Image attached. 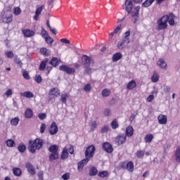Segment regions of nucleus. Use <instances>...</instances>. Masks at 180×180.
<instances>
[{"mask_svg": "<svg viewBox=\"0 0 180 180\" xmlns=\"http://www.w3.org/2000/svg\"><path fill=\"white\" fill-rule=\"evenodd\" d=\"M124 4L126 12L131 15L132 22L137 23V20H139V18H140V6H137L133 9V1L131 0H126Z\"/></svg>", "mask_w": 180, "mask_h": 180, "instance_id": "1", "label": "nucleus"}, {"mask_svg": "<svg viewBox=\"0 0 180 180\" xmlns=\"http://www.w3.org/2000/svg\"><path fill=\"white\" fill-rule=\"evenodd\" d=\"M94 59L88 56L87 55H83L82 56V64L84 68V75H90L94 72V69L90 68L91 63L94 64Z\"/></svg>", "mask_w": 180, "mask_h": 180, "instance_id": "2", "label": "nucleus"}, {"mask_svg": "<svg viewBox=\"0 0 180 180\" xmlns=\"http://www.w3.org/2000/svg\"><path fill=\"white\" fill-rule=\"evenodd\" d=\"M43 147V139L37 138L34 140H30L28 143V150L32 154L40 150Z\"/></svg>", "mask_w": 180, "mask_h": 180, "instance_id": "3", "label": "nucleus"}, {"mask_svg": "<svg viewBox=\"0 0 180 180\" xmlns=\"http://www.w3.org/2000/svg\"><path fill=\"white\" fill-rule=\"evenodd\" d=\"M168 15H163L161 18L158 19L157 21L158 30H165L168 27Z\"/></svg>", "mask_w": 180, "mask_h": 180, "instance_id": "4", "label": "nucleus"}, {"mask_svg": "<svg viewBox=\"0 0 180 180\" xmlns=\"http://www.w3.org/2000/svg\"><path fill=\"white\" fill-rule=\"evenodd\" d=\"M95 151H96V149L94 145L89 146L84 153L86 160L89 161V160H91V158H94V155H95Z\"/></svg>", "mask_w": 180, "mask_h": 180, "instance_id": "5", "label": "nucleus"}, {"mask_svg": "<svg viewBox=\"0 0 180 180\" xmlns=\"http://www.w3.org/2000/svg\"><path fill=\"white\" fill-rule=\"evenodd\" d=\"M1 21L3 22V23H6V24H9V23H12L13 20V15H12V13H6L4 12L2 15H1Z\"/></svg>", "mask_w": 180, "mask_h": 180, "instance_id": "6", "label": "nucleus"}, {"mask_svg": "<svg viewBox=\"0 0 180 180\" xmlns=\"http://www.w3.org/2000/svg\"><path fill=\"white\" fill-rule=\"evenodd\" d=\"M60 71H63L64 72H66L68 75H74L75 74V68H70L68 67L66 65H62L59 66Z\"/></svg>", "mask_w": 180, "mask_h": 180, "instance_id": "7", "label": "nucleus"}, {"mask_svg": "<svg viewBox=\"0 0 180 180\" xmlns=\"http://www.w3.org/2000/svg\"><path fill=\"white\" fill-rule=\"evenodd\" d=\"M126 140H127L126 135L122 134L116 136L115 143L118 146H123L126 143Z\"/></svg>", "mask_w": 180, "mask_h": 180, "instance_id": "8", "label": "nucleus"}, {"mask_svg": "<svg viewBox=\"0 0 180 180\" xmlns=\"http://www.w3.org/2000/svg\"><path fill=\"white\" fill-rule=\"evenodd\" d=\"M49 132L51 136H54L58 133V126L56 122H53L49 128Z\"/></svg>", "mask_w": 180, "mask_h": 180, "instance_id": "9", "label": "nucleus"}, {"mask_svg": "<svg viewBox=\"0 0 180 180\" xmlns=\"http://www.w3.org/2000/svg\"><path fill=\"white\" fill-rule=\"evenodd\" d=\"M102 149L105 153H113V146L109 142H104L102 143Z\"/></svg>", "mask_w": 180, "mask_h": 180, "instance_id": "10", "label": "nucleus"}, {"mask_svg": "<svg viewBox=\"0 0 180 180\" xmlns=\"http://www.w3.org/2000/svg\"><path fill=\"white\" fill-rule=\"evenodd\" d=\"M88 162H89V160H88V159H83L80 162H79L77 163V169L79 172H81L82 171V169H84V167H85V165H86V164H88Z\"/></svg>", "mask_w": 180, "mask_h": 180, "instance_id": "11", "label": "nucleus"}, {"mask_svg": "<svg viewBox=\"0 0 180 180\" xmlns=\"http://www.w3.org/2000/svg\"><path fill=\"white\" fill-rule=\"evenodd\" d=\"M25 167H26L29 174H30L31 175H34L36 174V169L34 168V166H33V165H32V163L27 162L25 164Z\"/></svg>", "mask_w": 180, "mask_h": 180, "instance_id": "12", "label": "nucleus"}, {"mask_svg": "<svg viewBox=\"0 0 180 180\" xmlns=\"http://www.w3.org/2000/svg\"><path fill=\"white\" fill-rule=\"evenodd\" d=\"M158 120L159 124H167L168 122V117H167V115L160 114L159 116L158 117Z\"/></svg>", "mask_w": 180, "mask_h": 180, "instance_id": "13", "label": "nucleus"}, {"mask_svg": "<svg viewBox=\"0 0 180 180\" xmlns=\"http://www.w3.org/2000/svg\"><path fill=\"white\" fill-rule=\"evenodd\" d=\"M60 63H61V59L57 58V57H53L51 58V60L49 62V64L52 65V67H58L60 65Z\"/></svg>", "mask_w": 180, "mask_h": 180, "instance_id": "14", "label": "nucleus"}, {"mask_svg": "<svg viewBox=\"0 0 180 180\" xmlns=\"http://www.w3.org/2000/svg\"><path fill=\"white\" fill-rule=\"evenodd\" d=\"M22 33L25 37H33L34 36V31L29 29L22 30Z\"/></svg>", "mask_w": 180, "mask_h": 180, "instance_id": "15", "label": "nucleus"}, {"mask_svg": "<svg viewBox=\"0 0 180 180\" xmlns=\"http://www.w3.org/2000/svg\"><path fill=\"white\" fill-rule=\"evenodd\" d=\"M68 155H70V153H68V148L65 147L60 153V160H67Z\"/></svg>", "mask_w": 180, "mask_h": 180, "instance_id": "16", "label": "nucleus"}, {"mask_svg": "<svg viewBox=\"0 0 180 180\" xmlns=\"http://www.w3.org/2000/svg\"><path fill=\"white\" fill-rule=\"evenodd\" d=\"M125 136L126 137H131L133 134H134V129H133V127L131 126H128L126 128V131H125Z\"/></svg>", "mask_w": 180, "mask_h": 180, "instance_id": "17", "label": "nucleus"}, {"mask_svg": "<svg viewBox=\"0 0 180 180\" xmlns=\"http://www.w3.org/2000/svg\"><path fill=\"white\" fill-rule=\"evenodd\" d=\"M49 95L50 96H58L60 95V90L57 88H51L49 90Z\"/></svg>", "mask_w": 180, "mask_h": 180, "instance_id": "18", "label": "nucleus"}, {"mask_svg": "<svg viewBox=\"0 0 180 180\" xmlns=\"http://www.w3.org/2000/svg\"><path fill=\"white\" fill-rule=\"evenodd\" d=\"M122 57H123V55L120 52H117L114 53L112 58V63H117V61H119V60H121Z\"/></svg>", "mask_w": 180, "mask_h": 180, "instance_id": "19", "label": "nucleus"}, {"mask_svg": "<svg viewBox=\"0 0 180 180\" xmlns=\"http://www.w3.org/2000/svg\"><path fill=\"white\" fill-rule=\"evenodd\" d=\"M168 16V23L170 26H174V25H175V16L174 15V13H169V15H167Z\"/></svg>", "mask_w": 180, "mask_h": 180, "instance_id": "20", "label": "nucleus"}, {"mask_svg": "<svg viewBox=\"0 0 180 180\" xmlns=\"http://www.w3.org/2000/svg\"><path fill=\"white\" fill-rule=\"evenodd\" d=\"M157 65L160 67V68H162V70H167V63H165L164 59L160 58L157 62Z\"/></svg>", "mask_w": 180, "mask_h": 180, "instance_id": "21", "label": "nucleus"}, {"mask_svg": "<svg viewBox=\"0 0 180 180\" xmlns=\"http://www.w3.org/2000/svg\"><path fill=\"white\" fill-rule=\"evenodd\" d=\"M47 63H49V59L46 58L44 60H42L39 65V71H44L47 67Z\"/></svg>", "mask_w": 180, "mask_h": 180, "instance_id": "22", "label": "nucleus"}, {"mask_svg": "<svg viewBox=\"0 0 180 180\" xmlns=\"http://www.w3.org/2000/svg\"><path fill=\"white\" fill-rule=\"evenodd\" d=\"M126 169H127L129 172H133V171H134V163L133 161H129L127 163Z\"/></svg>", "mask_w": 180, "mask_h": 180, "instance_id": "23", "label": "nucleus"}, {"mask_svg": "<svg viewBox=\"0 0 180 180\" xmlns=\"http://www.w3.org/2000/svg\"><path fill=\"white\" fill-rule=\"evenodd\" d=\"M98 178H108L109 177V172L107 170L101 171L98 173Z\"/></svg>", "mask_w": 180, "mask_h": 180, "instance_id": "24", "label": "nucleus"}, {"mask_svg": "<svg viewBox=\"0 0 180 180\" xmlns=\"http://www.w3.org/2000/svg\"><path fill=\"white\" fill-rule=\"evenodd\" d=\"M136 86H137V84L136 83L135 80H131V82H129L127 86V89H134V88H136Z\"/></svg>", "mask_w": 180, "mask_h": 180, "instance_id": "25", "label": "nucleus"}, {"mask_svg": "<svg viewBox=\"0 0 180 180\" xmlns=\"http://www.w3.org/2000/svg\"><path fill=\"white\" fill-rule=\"evenodd\" d=\"M40 51L43 54V56H45V57H49V56L51 55V51H50V50L47 48H41L40 49Z\"/></svg>", "mask_w": 180, "mask_h": 180, "instance_id": "26", "label": "nucleus"}, {"mask_svg": "<svg viewBox=\"0 0 180 180\" xmlns=\"http://www.w3.org/2000/svg\"><path fill=\"white\" fill-rule=\"evenodd\" d=\"M49 153H58V146L51 145L49 148Z\"/></svg>", "mask_w": 180, "mask_h": 180, "instance_id": "27", "label": "nucleus"}, {"mask_svg": "<svg viewBox=\"0 0 180 180\" xmlns=\"http://www.w3.org/2000/svg\"><path fill=\"white\" fill-rule=\"evenodd\" d=\"M25 117L26 119H30V117H33V110L30 108H27L25 112Z\"/></svg>", "mask_w": 180, "mask_h": 180, "instance_id": "28", "label": "nucleus"}, {"mask_svg": "<svg viewBox=\"0 0 180 180\" xmlns=\"http://www.w3.org/2000/svg\"><path fill=\"white\" fill-rule=\"evenodd\" d=\"M49 158L50 162H53V161H56V160H58V153H51Z\"/></svg>", "mask_w": 180, "mask_h": 180, "instance_id": "29", "label": "nucleus"}, {"mask_svg": "<svg viewBox=\"0 0 180 180\" xmlns=\"http://www.w3.org/2000/svg\"><path fill=\"white\" fill-rule=\"evenodd\" d=\"M13 173L15 176H20L22 175V169L19 167H14L13 169Z\"/></svg>", "mask_w": 180, "mask_h": 180, "instance_id": "30", "label": "nucleus"}, {"mask_svg": "<svg viewBox=\"0 0 180 180\" xmlns=\"http://www.w3.org/2000/svg\"><path fill=\"white\" fill-rule=\"evenodd\" d=\"M98 174V169L95 167H92L89 172V176H95L96 175Z\"/></svg>", "mask_w": 180, "mask_h": 180, "instance_id": "31", "label": "nucleus"}, {"mask_svg": "<svg viewBox=\"0 0 180 180\" xmlns=\"http://www.w3.org/2000/svg\"><path fill=\"white\" fill-rule=\"evenodd\" d=\"M125 44H126V39H122V41H120L117 44V49L119 50H123L125 47Z\"/></svg>", "mask_w": 180, "mask_h": 180, "instance_id": "32", "label": "nucleus"}, {"mask_svg": "<svg viewBox=\"0 0 180 180\" xmlns=\"http://www.w3.org/2000/svg\"><path fill=\"white\" fill-rule=\"evenodd\" d=\"M20 95L24 98H33L34 96V94H33V93L29 91H25L24 93H21Z\"/></svg>", "mask_w": 180, "mask_h": 180, "instance_id": "33", "label": "nucleus"}, {"mask_svg": "<svg viewBox=\"0 0 180 180\" xmlns=\"http://www.w3.org/2000/svg\"><path fill=\"white\" fill-rule=\"evenodd\" d=\"M175 160L180 162V146L177 147L175 150Z\"/></svg>", "mask_w": 180, "mask_h": 180, "instance_id": "34", "label": "nucleus"}, {"mask_svg": "<svg viewBox=\"0 0 180 180\" xmlns=\"http://www.w3.org/2000/svg\"><path fill=\"white\" fill-rule=\"evenodd\" d=\"M101 95L104 98H108V96H110V89H104L101 91Z\"/></svg>", "mask_w": 180, "mask_h": 180, "instance_id": "35", "label": "nucleus"}, {"mask_svg": "<svg viewBox=\"0 0 180 180\" xmlns=\"http://www.w3.org/2000/svg\"><path fill=\"white\" fill-rule=\"evenodd\" d=\"M155 0H146L143 4V8H148V6H151Z\"/></svg>", "mask_w": 180, "mask_h": 180, "instance_id": "36", "label": "nucleus"}, {"mask_svg": "<svg viewBox=\"0 0 180 180\" xmlns=\"http://www.w3.org/2000/svg\"><path fill=\"white\" fill-rule=\"evenodd\" d=\"M110 126L113 130H116V129H119V123L116 120V119H114L111 123Z\"/></svg>", "mask_w": 180, "mask_h": 180, "instance_id": "37", "label": "nucleus"}, {"mask_svg": "<svg viewBox=\"0 0 180 180\" xmlns=\"http://www.w3.org/2000/svg\"><path fill=\"white\" fill-rule=\"evenodd\" d=\"M160 79V75H158V73L157 72H154L153 75L151 77V81L152 82H157Z\"/></svg>", "mask_w": 180, "mask_h": 180, "instance_id": "38", "label": "nucleus"}, {"mask_svg": "<svg viewBox=\"0 0 180 180\" xmlns=\"http://www.w3.org/2000/svg\"><path fill=\"white\" fill-rule=\"evenodd\" d=\"M154 139V136L151 134H148L146 135L144 140L146 143H151L153 141V139Z\"/></svg>", "mask_w": 180, "mask_h": 180, "instance_id": "39", "label": "nucleus"}, {"mask_svg": "<svg viewBox=\"0 0 180 180\" xmlns=\"http://www.w3.org/2000/svg\"><path fill=\"white\" fill-rule=\"evenodd\" d=\"M69 96H68V93H65L61 95L60 96V101L62 102V103H67V99H68Z\"/></svg>", "mask_w": 180, "mask_h": 180, "instance_id": "40", "label": "nucleus"}, {"mask_svg": "<svg viewBox=\"0 0 180 180\" xmlns=\"http://www.w3.org/2000/svg\"><path fill=\"white\" fill-rule=\"evenodd\" d=\"M146 153L143 150H137L136 153V155L137 158L142 159L144 158Z\"/></svg>", "mask_w": 180, "mask_h": 180, "instance_id": "41", "label": "nucleus"}, {"mask_svg": "<svg viewBox=\"0 0 180 180\" xmlns=\"http://www.w3.org/2000/svg\"><path fill=\"white\" fill-rule=\"evenodd\" d=\"M45 41L49 44V46H52L53 43L54 42V39L51 38V37L48 36L45 38Z\"/></svg>", "mask_w": 180, "mask_h": 180, "instance_id": "42", "label": "nucleus"}, {"mask_svg": "<svg viewBox=\"0 0 180 180\" xmlns=\"http://www.w3.org/2000/svg\"><path fill=\"white\" fill-rule=\"evenodd\" d=\"M19 117H14L11 120V124L12 126H18L19 124Z\"/></svg>", "mask_w": 180, "mask_h": 180, "instance_id": "43", "label": "nucleus"}, {"mask_svg": "<svg viewBox=\"0 0 180 180\" xmlns=\"http://www.w3.org/2000/svg\"><path fill=\"white\" fill-rule=\"evenodd\" d=\"M22 77L25 79H27V81H29V79H30V75H29V72H27V70H22Z\"/></svg>", "mask_w": 180, "mask_h": 180, "instance_id": "44", "label": "nucleus"}, {"mask_svg": "<svg viewBox=\"0 0 180 180\" xmlns=\"http://www.w3.org/2000/svg\"><path fill=\"white\" fill-rule=\"evenodd\" d=\"M34 81L37 84H41V82L43 81V78H41V75H36L35 78H34Z\"/></svg>", "mask_w": 180, "mask_h": 180, "instance_id": "45", "label": "nucleus"}, {"mask_svg": "<svg viewBox=\"0 0 180 180\" xmlns=\"http://www.w3.org/2000/svg\"><path fill=\"white\" fill-rule=\"evenodd\" d=\"M18 151H20V153H23L24 151H26V146H25V144L23 143H21L18 146Z\"/></svg>", "mask_w": 180, "mask_h": 180, "instance_id": "46", "label": "nucleus"}, {"mask_svg": "<svg viewBox=\"0 0 180 180\" xmlns=\"http://www.w3.org/2000/svg\"><path fill=\"white\" fill-rule=\"evenodd\" d=\"M43 9H44V5H42L38 8H37L36 11H35V14L37 15H41V12L43 11Z\"/></svg>", "mask_w": 180, "mask_h": 180, "instance_id": "47", "label": "nucleus"}, {"mask_svg": "<svg viewBox=\"0 0 180 180\" xmlns=\"http://www.w3.org/2000/svg\"><path fill=\"white\" fill-rule=\"evenodd\" d=\"M7 147H15V141L8 139L6 141Z\"/></svg>", "mask_w": 180, "mask_h": 180, "instance_id": "48", "label": "nucleus"}, {"mask_svg": "<svg viewBox=\"0 0 180 180\" xmlns=\"http://www.w3.org/2000/svg\"><path fill=\"white\" fill-rule=\"evenodd\" d=\"M92 89V86L91 84H87L84 86V91L85 92H91V90Z\"/></svg>", "mask_w": 180, "mask_h": 180, "instance_id": "49", "label": "nucleus"}, {"mask_svg": "<svg viewBox=\"0 0 180 180\" xmlns=\"http://www.w3.org/2000/svg\"><path fill=\"white\" fill-rule=\"evenodd\" d=\"M13 13L15 15V16H18L22 13V10H20V7H15L14 8Z\"/></svg>", "mask_w": 180, "mask_h": 180, "instance_id": "50", "label": "nucleus"}, {"mask_svg": "<svg viewBox=\"0 0 180 180\" xmlns=\"http://www.w3.org/2000/svg\"><path fill=\"white\" fill-rule=\"evenodd\" d=\"M14 63L15 64L20 65V67L22 68V65H23V63H22V60H20V58L15 57L14 58Z\"/></svg>", "mask_w": 180, "mask_h": 180, "instance_id": "51", "label": "nucleus"}, {"mask_svg": "<svg viewBox=\"0 0 180 180\" xmlns=\"http://www.w3.org/2000/svg\"><path fill=\"white\" fill-rule=\"evenodd\" d=\"M98 127V124H96V121H94L91 124V131H95V129Z\"/></svg>", "mask_w": 180, "mask_h": 180, "instance_id": "52", "label": "nucleus"}, {"mask_svg": "<svg viewBox=\"0 0 180 180\" xmlns=\"http://www.w3.org/2000/svg\"><path fill=\"white\" fill-rule=\"evenodd\" d=\"M108 131H109V126L108 125H104L101 129V132L103 134L108 133Z\"/></svg>", "mask_w": 180, "mask_h": 180, "instance_id": "53", "label": "nucleus"}, {"mask_svg": "<svg viewBox=\"0 0 180 180\" xmlns=\"http://www.w3.org/2000/svg\"><path fill=\"white\" fill-rule=\"evenodd\" d=\"M46 124L45 123H41V126H40V133L41 134H43V133H44V131H46Z\"/></svg>", "mask_w": 180, "mask_h": 180, "instance_id": "54", "label": "nucleus"}, {"mask_svg": "<svg viewBox=\"0 0 180 180\" xmlns=\"http://www.w3.org/2000/svg\"><path fill=\"white\" fill-rule=\"evenodd\" d=\"M124 39H126V40H127V44H129V43H130V39H129V36H130V30H129L128 31H127L124 33Z\"/></svg>", "mask_w": 180, "mask_h": 180, "instance_id": "55", "label": "nucleus"}, {"mask_svg": "<svg viewBox=\"0 0 180 180\" xmlns=\"http://www.w3.org/2000/svg\"><path fill=\"white\" fill-rule=\"evenodd\" d=\"M6 57H7V58H13V52H12V51H7L6 53Z\"/></svg>", "mask_w": 180, "mask_h": 180, "instance_id": "56", "label": "nucleus"}, {"mask_svg": "<svg viewBox=\"0 0 180 180\" xmlns=\"http://www.w3.org/2000/svg\"><path fill=\"white\" fill-rule=\"evenodd\" d=\"M41 34L42 36V37H44V39H46V37H49V34L47 33V31H46V30L42 29L41 32Z\"/></svg>", "mask_w": 180, "mask_h": 180, "instance_id": "57", "label": "nucleus"}, {"mask_svg": "<svg viewBox=\"0 0 180 180\" xmlns=\"http://www.w3.org/2000/svg\"><path fill=\"white\" fill-rule=\"evenodd\" d=\"M38 117L40 120H44L47 117V115L46 113H39Z\"/></svg>", "mask_w": 180, "mask_h": 180, "instance_id": "58", "label": "nucleus"}, {"mask_svg": "<svg viewBox=\"0 0 180 180\" xmlns=\"http://www.w3.org/2000/svg\"><path fill=\"white\" fill-rule=\"evenodd\" d=\"M122 30V25H119L115 30H114V33L115 34H117L118 32H120Z\"/></svg>", "mask_w": 180, "mask_h": 180, "instance_id": "59", "label": "nucleus"}, {"mask_svg": "<svg viewBox=\"0 0 180 180\" xmlns=\"http://www.w3.org/2000/svg\"><path fill=\"white\" fill-rule=\"evenodd\" d=\"M62 179L63 180H68V179H70V173H65V174H63Z\"/></svg>", "mask_w": 180, "mask_h": 180, "instance_id": "60", "label": "nucleus"}, {"mask_svg": "<svg viewBox=\"0 0 180 180\" xmlns=\"http://www.w3.org/2000/svg\"><path fill=\"white\" fill-rule=\"evenodd\" d=\"M163 91L165 94H168L171 91V87L168 86H165L163 87Z\"/></svg>", "mask_w": 180, "mask_h": 180, "instance_id": "61", "label": "nucleus"}, {"mask_svg": "<svg viewBox=\"0 0 180 180\" xmlns=\"http://www.w3.org/2000/svg\"><path fill=\"white\" fill-rule=\"evenodd\" d=\"M68 153H70L71 155L74 154V146L72 145L70 146L69 149H68Z\"/></svg>", "mask_w": 180, "mask_h": 180, "instance_id": "62", "label": "nucleus"}, {"mask_svg": "<svg viewBox=\"0 0 180 180\" xmlns=\"http://www.w3.org/2000/svg\"><path fill=\"white\" fill-rule=\"evenodd\" d=\"M147 102H153L154 101V95H149L146 98Z\"/></svg>", "mask_w": 180, "mask_h": 180, "instance_id": "63", "label": "nucleus"}, {"mask_svg": "<svg viewBox=\"0 0 180 180\" xmlns=\"http://www.w3.org/2000/svg\"><path fill=\"white\" fill-rule=\"evenodd\" d=\"M104 115H105V116H110V109L106 108L104 110Z\"/></svg>", "mask_w": 180, "mask_h": 180, "instance_id": "64", "label": "nucleus"}]
</instances>
